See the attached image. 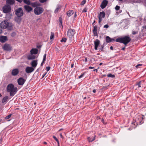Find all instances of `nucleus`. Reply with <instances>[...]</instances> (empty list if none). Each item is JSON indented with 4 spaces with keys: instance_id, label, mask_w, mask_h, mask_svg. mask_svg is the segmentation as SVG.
<instances>
[{
    "instance_id": "nucleus-1",
    "label": "nucleus",
    "mask_w": 146,
    "mask_h": 146,
    "mask_svg": "<svg viewBox=\"0 0 146 146\" xmlns=\"http://www.w3.org/2000/svg\"><path fill=\"white\" fill-rule=\"evenodd\" d=\"M17 88L14 87L12 84H10L8 85L7 87V92H9L10 95L13 96L17 93Z\"/></svg>"
},
{
    "instance_id": "nucleus-2",
    "label": "nucleus",
    "mask_w": 146,
    "mask_h": 146,
    "mask_svg": "<svg viewBox=\"0 0 146 146\" xmlns=\"http://www.w3.org/2000/svg\"><path fill=\"white\" fill-rule=\"evenodd\" d=\"M131 38L128 36H126L121 38H117L116 39L115 41L124 44L126 45L130 41Z\"/></svg>"
},
{
    "instance_id": "nucleus-3",
    "label": "nucleus",
    "mask_w": 146,
    "mask_h": 146,
    "mask_svg": "<svg viewBox=\"0 0 146 146\" xmlns=\"http://www.w3.org/2000/svg\"><path fill=\"white\" fill-rule=\"evenodd\" d=\"M0 26L3 29H7L9 30H11L12 29V27L11 26H9V23L7 20H5L1 22Z\"/></svg>"
},
{
    "instance_id": "nucleus-4",
    "label": "nucleus",
    "mask_w": 146,
    "mask_h": 146,
    "mask_svg": "<svg viewBox=\"0 0 146 146\" xmlns=\"http://www.w3.org/2000/svg\"><path fill=\"white\" fill-rule=\"evenodd\" d=\"M35 14L37 15H40L44 11V9L42 7H38L35 8L34 10Z\"/></svg>"
},
{
    "instance_id": "nucleus-5",
    "label": "nucleus",
    "mask_w": 146,
    "mask_h": 146,
    "mask_svg": "<svg viewBox=\"0 0 146 146\" xmlns=\"http://www.w3.org/2000/svg\"><path fill=\"white\" fill-rule=\"evenodd\" d=\"M15 14L18 17L22 16L24 14L23 11L21 7L19 8L16 10Z\"/></svg>"
},
{
    "instance_id": "nucleus-6",
    "label": "nucleus",
    "mask_w": 146,
    "mask_h": 146,
    "mask_svg": "<svg viewBox=\"0 0 146 146\" xmlns=\"http://www.w3.org/2000/svg\"><path fill=\"white\" fill-rule=\"evenodd\" d=\"M3 10L4 13H8L11 10V6L9 5H5L3 7Z\"/></svg>"
},
{
    "instance_id": "nucleus-7",
    "label": "nucleus",
    "mask_w": 146,
    "mask_h": 146,
    "mask_svg": "<svg viewBox=\"0 0 146 146\" xmlns=\"http://www.w3.org/2000/svg\"><path fill=\"white\" fill-rule=\"evenodd\" d=\"M75 30L73 29H69L67 33V35L70 38H72L75 34Z\"/></svg>"
},
{
    "instance_id": "nucleus-8",
    "label": "nucleus",
    "mask_w": 146,
    "mask_h": 146,
    "mask_svg": "<svg viewBox=\"0 0 146 146\" xmlns=\"http://www.w3.org/2000/svg\"><path fill=\"white\" fill-rule=\"evenodd\" d=\"M26 80L22 77L19 78L17 80L18 84L19 85L22 86L25 83Z\"/></svg>"
},
{
    "instance_id": "nucleus-9",
    "label": "nucleus",
    "mask_w": 146,
    "mask_h": 146,
    "mask_svg": "<svg viewBox=\"0 0 146 146\" xmlns=\"http://www.w3.org/2000/svg\"><path fill=\"white\" fill-rule=\"evenodd\" d=\"M4 50L9 51L11 50L12 48L10 45L8 44H5L3 47Z\"/></svg>"
},
{
    "instance_id": "nucleus-10",
    "label": "nucleus",
    "mask_w": 146,
    "mask_h": 146,
    "mask_svg": "<svg viewBox=\"0 0 146 146\" xmlns=\"http://www.w3.org/2000/svg\"><path fill=\"white\" fill-rule=\"evenodd\" d=\"M34 70V69L32 67L27 66L26 68L25 71L27 73L29 74L32 72Z\"/></svg>"
},
{
    "instance_id": "nucleus-11",
    "label": "nucleus",
    "mask_w": 146,
    "mask_h": 146,
    "mask_svg": "<svg viewBox=\"0 0 146 146\" xmlns=\"http://www.w3.org/2000/svg\"><path fill=\"white\" fill-rule=\"evenodd\" d=\"M19 71L17 68L14 69L12 70L11 74L13 76L17 75L19 73Z\"/></svg>"
},
{
    "instance_id": "nucleus-12",
    "label": "nucleus",
    "mask_w": 146,
    "mask_h": 146,
    "mask_svg": "<svg viewBox=\"0 0 146 146\" xmlns=\"http://www.w3.org/2000/svg\"><path fill=\"white\" fill-rule=\"evenodd\" d=\"M94 49L95 50H97L98 49V46H99L100 41L98 39H96L95 41H94Z\"/></svg>"
},
{
    "instance_id": "nucleus-13",
    "label": "nucleus",
    "mask_w": 146,
    "mask_h": 146,
    "mask_svg": "<svg viewBox=\"0 0 146 146\" xmlns=\"http://www.w3.org/2000/svg\"><path fill=\"white\" fill-rule=\"evenodd\" d=\"M108 3V1L106 0H104L102 2L101 5V8L102 9L105 8Z\"/></svg>"
},
{
    "instance_id": "nucleus-14",
    "label": "nucleus",
    "mask_w": 146,
    "mask_h": 146,
    "mask_svg": "<svg viewBox=\"0 0 146 146\" xmlns=\"http://www.w3.org/2000/svg\"><path fill=\"white\" fill-rule=\"evenodd\" d=\"M7 40V37L6 36H2L0 37V41L1 42H4Z\"/></svg>"
},
{
    "instance_id": "nucleus-15",
    "label": "nucleus",
    "mask_w": 146,
    "mask_h": 146,
    "mask_svg": "<svg viewBox=\"0 0 146 146\" xmlns=\"http://www.w3.org/2000/svg\"><path fill=\"white\" fill-rule=\"evenodd\" d=\"M106 42L107 43L115 41V39L113 38H111L108 36L106 37Z\"/></svg>"
},
{
    "instance_id": "nucleus-16",
    "label": "nucleus",
    "mask_w": 146,
    "mask_h": 146,
    "mask_svg": "<svg viewBox=\"0 0 146 146\" xmlns=\"http://www.w3.org/2000/svg\"><path fill=\"white\" fill-rule=\"evenodd\" d=\"M31 64L33 68H35L37 64V60H33L31 62Z\"/></svg>"
},
{
    "instance_id": "nucleus-17",
    "label": "nucleus",
    "mask_w": 146,
    "mask_h": 146,
    "mask_svg": "<svg viewBox=\"0 0 146 146\" xmlns=\"http://www.w3.org/2000/svg\"><path fill=\"white\" fill-rule=\"evenodd\" d=\"M24 8L25 10L28 12L31 11L33 9L31 7L27 5L24 6Z\"/></svg>"
},
{
    "instance_id": "nucleus-18",
    "label": "nucleus",
    "mask_w": 146,
    "mask_h": 146,
    "mask_svg": "<svg viewBox=\"0 0 146 146\" xmlns=\"http://www.w3.org/2000/svg\"><path fill=\"white\" fill-rule=\"evenodd\" d=\"M97 26H94V29L93 31V32L94 34V36H98V34L97 33Z\"/></svg>"
},
{
    "instance_id": "nucleus-19",
    "label": "nucleus",
    "mask_w": 146,
    "mask_h": 146,
    "mask_svg": "<svg viewBox=\"0 0 146 146\" xmlns=\"http://www.w3.org/2000/svg\"><path fill=\"white\" fill-rule=\"evenodd\" d=\"M38 51V49L36 48H33L30 51L31 54H36L37 53Z\"/></svg>"
},
{
    "instance_id": "nucleus-20",
    "label": "nucleus",
    "mask_w": 146,
    "mask_h": 146,
    "mask_svg": "<svg viewBox=\"0 0 146 146\" xmlns=\"http://www.w3.org/2000/svg\"><path fill=\"white\" fill-rule=\"evenodd\" d=\"M105 13L104 11L100 12L98 16V18L102 19L104 18L105 16Z\"/></svg>"
},
{
    "instance_id": "nucleus-21",
    "label": "nucleus",
    "mask_w": 146,
    "mask_h": 146,
    "mask_svg": "<svg viewBox=\"0 0 146 146\" xmlns=\"http://www.w3.org/2000/svg\"><path fill=\"white\" fill-rule=\"evenodd\" d=\"M36 56L33 54L29 55L27 56V58L29 60H33L35 58Z\"/></svg>"
},
{
    "instance_id": "nucleus-22",
    "label": "nucleus",
    "mask_w": 146,
    "mask_h": 146,
    "mask_svg": "<svg viewBox=\"0 0 146 146\" xmlns=\"http://www.w3.org/2000/svg\"><path fill=\"white\" fill-rule=\"evenodd\" d=\"M46 54H45L44 56H43V60L42 62L41 63L40 65L41 66H42L43 65V63H45V61L46 60Z\"/></svg>"
},
{
    "instance_id": "nucleus-23",
    "label": "nucleus",
    "mask_w": 146,
    "mask_h": 146,
    "mask_svg": "<svg viewBox=\"0 0 146 146\" xmlns=\"http://www.w3.org/2000/svg\"><path fill=\"white\" fill-rule=\"evenodd\" d=\"M6 2L7 3L11 5L14 3L15 1L14 0H7Z\"/></svg>"
},
{
    "instance_id": "nucleus-24",
    "label": "nucleus",
    "mask_w": 146,
    "mask_h": 146,
    "mask_svg": "<svg viewBox=\"0 0 146 146\" xmlns=\"http://www.w3.org/2000/svg\"><path fill=\"white\" fill-rule=\"evenodd\" d=\"M74 13V11L72 10H70L67 12V15L70 17Z\"/></svg>"
},
{
    "instance_id": "nucleus-25",
    "label": "nucleus",
    "mask_w": 146,
    "mask_h": 146,
    "mask_svg": "<svg viewBox=\"0 0 146 146\" xmlns=\"http://www.w3.org/2000/svg\"><path fill=\"white\" fill-rule=\"evenodd\" d=\"M8 99V97L6 96L3 98L2 99V103H3L5 102H6Z\"/></svg>"
},
{
    "instance_id": "nucleus-26",
    "label": "nucleus",
    "mask_w": 146,
    "mask_h": 146,
    "mask_svg": "<svg viewBox=\"0 0 146 146\" xmlns=\"http://www.w3.org/2000/svg\"><path fill=\"white\" fill-rule=\"evenodd\" d=\"M143 81H140L138 83L136 84L135 85L136 86H137L138 88H140L141 87V85H143L142 82H143Z\"/></svg>"
},
{
    "instance_id": "nucleus-27",
    "label": "nucleus",
    "mask_w": 146,
    "mask_h": 146,
    "mask_svg": "<svg viewBox=\"0 0 146 146\" xmlns=\"http://www.w3.org/2000/svg\"><path fill=\"white\" fill-rule=\"evenodd\" d=\"M61 7L60 5H57V8H56V9L55 10L54 12L55 13H57L58 12L59 9H60L61 8Z\"/></svg>"
},
{
    "instance_id": "nucleus-28",
    "label": "nucleus",
    "mask_w": 146,
    "mask_h": 146,
    "mask_svg": "<svg viewBox=\"0 0 146 146\" xmlns=\"http://www.w3.org/2000/svg\"><path fill=\"white\" fill-rule=\"evenodd\" d=\"M20 17H17L15 19V21L18 23H20L21 21V19L20 18Z\"/></svg>"
},
{
    "instance_id": "nucleus-29",
    "label": "nucleus",
    "mask_w": 146,
    "mask_h": 146,
    "mask_svg": "<svg viewBox=\"0 0 146 146\" xmlns=\"http://www.w3.org/2000/svg\"><path fill=\"white\" fill-rule=\"evenodd\" d=\"M24 2L28 5H30L31 4L30 1L29 0H23Z\"/></svg>"
},
{
    "instance_id": "nucleus-30",
    "label": "nucleus",
    "mask_w": 146,
    "mask_h": 146,
    "mask_svg": "<svg viewBox=\"0 0 146 146\" xmlns=\"http://www.w3.org/2000/svg\"><path fill=\"white\" fill-rule=\"evenodd\" d=\"M107 76L109 77H111L112 78L115 77V75L114 74H109L107 75Z\"/></svg>"
},
{
    "instance_id": "nucleus-31",
    "label": "nucleus",
    "mask_w": 146,
    "mask_h": 146,
    "mask_svg": "<svg viewBox=\"0 0 146 146\" xmlns=\"http://www.w3.org/2000/svg\"><path fill=\"white\" fill-rule=\"evenodd\" d=\"M53 138L54 140H56V141L57 142V144H58V146H59V141L58 139L55 136H53Z\"/></svg>"
},
{
    "instance_id": "nucleus-32",
    "label": "nucleus",
    "mask_w": 146,
    "mask_h": 146,
    "mask_svg": "<svg viewBox=\"0 0 146 146\" xmlns=\"http://www.w3.org/2000/svg\"><path fill=\"white\" fill-rule=\"evenodd\" d=\"M54 36V33L53 32L51 33V35L50 37V40L53 39Z\"/></svg>"
},
{
    "instance_id": "nucleus-33",
    "label": "nucleus",
    "mask_w": 146,
    "mask_h": 146,
    "mask_svg": "<svg viewBox=\"0 0 146 146\" xmlns=\"http://www.w3.org/2000/svg\"><path fill=\"white\" fill-rule=\"evenodd\" d=\"M67 40V38H62V39L60 40L61 42H66V40Z\"/></svg>"
},
{
    "instance_id": "nucleus-34",
    "label": "nucleus",
    "mask_w": 146,
    "mask_h": 146,
    "mask_svg": "<svg viewBox=\"0 0 146 146\" xmlns=\"http://www.w3.org/2000/svg\"><path fill=\"white\" fill-rule=\"evenodd\" d=\"M11 115H12L11 114H10L9 115H7L5 117V119H8L10 118L11 117Z\"/></svg>"
},
{
    "instance_id": "nucleus-35",
    "label": "nucleus",
    "mask_w": 146,
    "mask_h": 146,
    "mask_svg": "<svg viewBox=\"0 0 146 146\" xmlns=\"http://www.w3.org/2000/svg\"><path fill=\"white\" fill-rule=\"evenodd\" d=\"M86 0H83L81 3H80L81 5H84L86 3Z\"/></svg>"
},
{
    "instance_id": "nucleus-36",
    "label": "nucleus",
    "mask_w": 146,
    "mask_h": 146,
    "mask_svg": "<svg viewBox=\"0 0 146 146\" xmlns=\"http://www.w3.org/2000/svg\"><path fill=\"white\" fill-rule=\"evenodd\" d=\"M120 8V7L117 5L115 7V9L117 11L119 10Z\"/></svg>"
},
{
    "instance_id": "nucleus-37",
    "label": "nucleus",
    "mask_w": 146,
    "mask_h": 146,
    "mask_svg": "<svg viewBox=\"0 0 146 146\" xmlns=\"http://www.w3.org/2000/svg\"><path fill=\"white\" fill-rule=\"evenodd\" d=\"M138 33L137 32H136L135 31H133L132 33V34L133 35H135Z\"/></svg>"
},
{
    "instance_id": "nucleus-38",
    "label": "nucleus",
    "mask_w": 146,
    "mask_h": 146,
    "mask_svg": "<svg viewBox=\"0 0 146 146\" xmlns=\"http://www.w3.org/2000/svg\"><path fill=\"white\" fill-rule=\"evenodd\" d=\"M47 0H39L42 3H43L46 1Z\"/></svg>"
},
{
    "instance_id": "nucleus-39",
    "label": "nucleus",
    "mask_w": 146,
    "mask_h": 146,
    "mask_svg": "<svg viewBox=\"0 0 146 146\" xmlns=\"http://www.w3.org/2000/svg\"><path fill=\"white\" fill-rule=\"evenodd\" d=\"M84 74V73L82 74L80 76L78 77L80 79V78H82L83 77V76Z\"/></svg>"
},
{
    "instance_id": "nucleus-40",
    "label": "nucleus",
    "mask_w": 146,
    "mask_h": 146,
    "mask_svg": "<svg viewBox=\"0 0 146 146\" xmlns=\"http://www.w3.org/2000/svg\"><path fill=\"white\" fill-rule=\"evenodd\" d=\"M46 69L47 71H48L50 69V66L46 67Z\"/></svg>"
},
{
    "instance_id": "nucleus-41",
    "label": "nucleus",
    "mask_w": 146,
    "mask_h": 146,
    "mask_svg": "<svg viewBox=\"0 0 146 146\" xmlns=\"http://www.w3.org/2000/svg\"><path fill=\"white\" fill-rule=\"evenodd\" d=\"M87 11V9L86 8H85L83 10L82 12H86Z\"/></svg>"
},
{
    "instance_id": "nucleus-42",
    "label": "nucleus",
    "mask_w": 146,
    "mask_h": 146,
    "mask_svg": "<svg viewBox=\"0 0 146 146\" xmlns=\"http://www.w3.org/2000/svg\"><path fill=\"white\" fill-rule=\"evenodd\" d=\"M142 65V64H138L136 66V68H139V66H141Z\"/></svg>"
},
{
    "instance_id": "nucleus-43",
    "label": "nucleus",
    "mask_w": 146,
    "mask_h": 146,
    "mask_svg": "<svg viewBox=\"0 0 146 146\" xmlns=\"http://www.w3.org/2000/svg\"><path fill=\"white\" fill-rule=\"evenodd\" d=\"M96 136H94V137L93 138V139L91 140H89V141L90 142V141H93L95 139V137H96Z\"/></svg>"
},
{
    "instance_id": "nucleus-44",
    "label": "nucleus",
    "mask_w": 146,
    "mask_h": 146,
    "mask_svg": "<svg viewBox=\"0 0 146 146\" xmlns=\"http://www.w3.org/2000/svg\"><path fill=\"white\" fill-rule=\"evenodd\" d=\"M109 27L108 25H106L104 26V28H108Z\"/></svg>"
},
{
    "instance_id": "nucleus-45",
    "label": "nucleus",
    "mask_w": 146,
    "mask_h": 146,
    "mask_svg": "<svg viewBox=\"0 0 146 146\" xmlns=\"http://www.w3.org/2000/svg\"><path fill=\"white\" fill-rule=\"evenodd\" d=\"M99 20L98 21V23H100L101 21H102V19L100 18H99Z\"/></svg>"
},
{
    "instance_id": "nucleus-46",
    "label": "nucleus",
    "mask_w": 146,
    "mask_h": 146,
    "mask_svg": "<svg viewBox=\"0 0 146 146\" xmlns=\"http://www.w3.org/2000/svg\"><path fill=\"white\" fill-rule=\"evenodd\" d=\"M59 21L60 22V24H62V21H61V17H60L59 18Z\"/></svg>"
},
{
    "instance_id": "nucleus-47",
    "label": "nucleus",
    "mask_w": 146,
    "mask_h": 146,
    "mask_svg": "<svg viewBox=\"0 0 146 146\" xmlns=\"http://www.w3.org/2000/svg\"><path fill=\"white\" fill-rule=\"evenodd\" d=\"M2 28L1 27H0V34L2 32Z\"/></svg>"
},
{
    "instance_id": "nucleus-48",
    "label": "nucleus",
    "mask_w": 146,
    "mask_h": 146,
    "mask_svg": "<svg viewBox=\"0 0 146 146\" xmlns=\"http://www.w3.org/2000/svg\"><path fill=\"white\" fill-rule=\"evenodd\" d=\"M46 73H47L46 72H45L44 74H43L42 76V78H43L44 77V76H45V75L46 74Z\"/></svg>"
},
{
    "instance_id": "nucleus-49",
    "label": "nucleus",
    "mask_w": 146,
    "mask_h": 146,
    "mask_svg": "<svg viewBox=\"0 0 146 146\" xmlns=\"http://www.w3.org/2000/svg\"><path fill=\"white\" fill-rule=\"evenodd\" d=\"M142 28L143 29H146V25H145L143 26Z\"/></svg>"
},
{
    "instance_id": "nucleus-50",
    "label": "nucleus",
    "mask_w": 146,
    "mask_h": 146,
    "mask_svg": "<svg viewBox=\"0 0 146 146\" xmlns=\"http://www.w3.org/2000/svg\"><path fill=\"white\" fill-rule=\"evenodd\" d=\"M89 68L90 69H93L94 68V67H92V66H90L89 67Z\"/></svg>"
},
{
    "instance_id": "nucleus-51",
    "label": "nucleus",
    "mask_w": 146,
    "mask_h": 146,
    "mask_svg": "<svg viewBox=\"0 0 146 146\" xmlns=\"http://www.w3.org/2000/svg\"><path fill=\"white\" fill-rule=\"evenodd\" d=\"M84 61L85 62H87L88 61L87 59V58L86 57H85Z\"/></svg>"
},
{
    "instance_id": "nucleus-52",
    "label": "nucleus",
    "mask_w": 146,
    "mask_h": 146,
    "mask_svg": "<svg viewBox=\"0 0 146 146\" xmlns=\"http://www.w3.org/2000/svg\"><path fill=\"white\" fill-rule=\"evenodd\" d=\"M96 90L95 89H94V90H93V91H92L93 92V93H96Z\"/></svg>"
},
{
    "instance_id": "nucleus-53",
    "label": "nucleus",
    "mask_w": 146,
    "mask_h": 146,
    "mask_svg": "<svg viewBox=\"0 0 146 146\" xmlns=\"http://www.w3.org/2000/svg\"><path fill=\"white\" fill-rule=\"evenodd\" d=\"M93 71H96V72H98L97 69H94L93 70Z\"/></svg>"
},
{
    "instance_id": "nucleus-54",
    "label": "nucleus",
    "mask_w": 146,
    "mask_h": 146,
    "mask_svg": "<svg viewBox=\"0 0 146 146\" xmlns=\"http://www.w3.org/2000/svg\"><path fill=\"white\" fill-rule=\"evenodd\" d=\"M110 49L111 50H113V48L112 46H111L110 47Z\"/></svg>"
},
{
    "instance_id": "nucleus-55",
    "label": "nucleus",
    "mask_w": 146,
    "mask_h": 146,
    "mask_svg": "<svg viewBox=\"0 0 146 146\" xmlns=\"http://www.w3.org/2000/svg\"><path fill=\"white\" fill-rule=\"evenodd\" d=\"M60 137L62 138H63V136L62 135V134L61 133H60Z\"/></svg>"
},
{
    "instance_id": "nucleus-56",
    "label": "nucleus",
    "mask_w": 146,
    "mask_h": 146,
    "mask_svg": "<svg viewBox=\"0 0 146 146\" xmlns=\"http://www.w3.org/2000/svg\"><path fill=\"white\" fill-rule=\"evenodd\" d=\"M76 16H77V15L76 14V12H75L74 17H76Z\"/></svg>"
},
{
    "instance_id": "nucleus-57",
    "label": "nucleus",
    "mask_w": 146,
    "mask_h": 146,
    "mask_svg": "<svg viewBox=\"0 0 146 146\" xmlns=\"http://www.w3.org/2000/svg\"><path fill=\"white\" fill-rule=\"evenodd\" d=\"M101 46H102V49H103V48L104 47V45H102Z\"/></svg>"
},
{
    "instance_id": "nucleus-58",
    "label": "nucleus",
    "mask_w": 146,
    "mask_h": 146,
    "mask_svg": "<svg viewBox=\"0 0 146 146\" xmlns=\"http://www.w3.org/2000/svg\"><path fill=\"white\" fill-rule=\"evenodd\" d=\"M74 66V64H71V67L72 68Z\"/></svg>"
},
{
    "instance_id": "nucleus-59",
    "label": "nucleus",
    "mask_w": 146,
    "mask_h": 146,
    "mask_svg": "<svg viewBox=\"0 0 146 146\" xmlns=\"http://www.w3.org/2000/svg\"><path fill=\"white\" fill-rule=\"evenodd\" d=\"M139 123L140 124H141L142 123H143V122H142V121H139Z\"/></svg>"
},
{
    "instance_id": "nucleus-60",
    "label": "nucleus",
    "mask_w": 146,
    "mask_h": 146,
    "mask_svg": "<svg viewBox=\"0 0 146 146\" xmlns=\"http://www.w3.org/2000/svg\"><path fill=\"white\" fill-rule=\"evenodd\" d=\"M43 143L44 144H47V143L46 142H43Z\"/></svg>"
},
{
    "instance_id": "nucleus-61",
    "label": "nucleus",
    "mask_w": 146,
    "mask_h": 146,
    "mask_svg": "<svg viewBox=\"0 0 146 146\" xmlns=\"http://www.w3.org/2000/svg\"><path fill=\"white\" fill-rule=\"evenodd\" d=\"M2 139H0V144L2 142Z\"/></svg>"
},
{
    "instance_id": "nucleus-62",
    "label": "nucleus",
    "mask_w": 146,
    "mask_h": 146,
    "mask_svg": "<svg viewBox=\"0 0 146 146\" xmlns=\"http://www.w3.org/2000/svg\"><path fill=\"white\" fill-rule=\"evenodd\" d=\"M102 64V63H100L99 64V65H100V66H101V65Z\"/></svg>"
},
{
    "instance_id": "nucleus-63",
    "label": "nucleus",
    "mask_w": 146,
    "mask_h": 146,
    "mask_svg": "<svg viewBox=\"0 0 146 146\" xmlns=\"http://www.w3.org/2000/svg\"><path fill=\"white\" fill-rule=\"evenodd\" d=\"M144 115H143V117H142V119H144L143 117H144Z\"/></svg>"
},
{
    "instance_id": "nucleus-64",
    "label": "nucleus",
    "mask_w": 146,
    "mask_h": 146,
    "mask_svg": "<svg viewBox=\"0 0 146 146\" xmlns=\"http://www.w3.org/2000/svg\"><path fill=\"white\" fill-rule=\"evenodd\" d=\"M95 21H94V22H93V23H92V25H93V24H94L95 23Z\"/></svg>"
}]
</instances>
